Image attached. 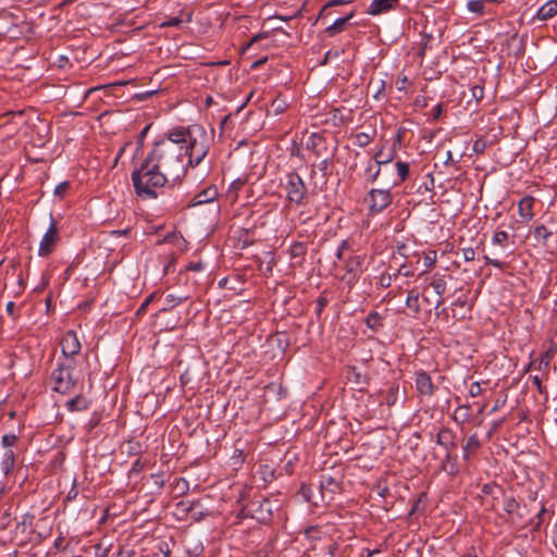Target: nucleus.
Instances as JSON below:
<instances>
[{
    "label": "nucleus",
    "instance_id": "25",
    "mask_svg": "<svg viewBox=\"0 0 557 557\" xmlns=\"http://www.w3.org/2000/svg\"><path fill=\"white\" fill-rule=\"evenodd\" d=\"M381 320H382V318H381V315H380L377 312H371V313L368 315V318H367L366 322H367V325H368L370 329L375 330V329H377L379 326H381V324H382V323H381Z\"/></svg>",
    "mask_w": 557,
    "mask_h": 557
},
{
    "label": "nucleus",
    "instance_id": "10",
    "mask_svg": "<svg viewBox=\"0 0 557 557\" xmlns=\"http://www.w3.org/2000/svg\"><path fill=\"white\" fill-rule=\"evenodd\" d=\"M15 465V453L13 449H4L0 456V469L4 475H8Z\"/></svg>",
    "mask_w": 557,
    "mask_h": 557
},
{
    "label": "nucleus",
    "instance_id": "44",
    "mask_svg": "<svg viewBox=\"0 0 557 557\" xmlns=\"http://www.w3.org/2000/svg\"><path fill=\"white\" fill-rule=\"evenodd\" d=\"M440 113H441V107H440V106H437V107H436V111H435V116H438V115H440Z\"/></svg>",
    "mask_w": 557,
    "mask_h": 557
},
{
    "label": "nucleus",
    "instance_id": "28",
    "mask_svg": "<svg viewBox=\"0 0 557 557\" xmlns=\"http://www.w3.org/2000/svg\"><path fill=\"white\" fill-rule=\"evenodd\" d=\"M436 262V252L435 251H429L423 257V263L426 268H431Z\"/></svg>",
    "mask_w": 557,
    "mask_h": 557
},
{
    "label": "nucleus",
    "instance_id": "21",
    "mask_svg": "<svg viewBox=\"0 0 557 557\" xmlns=\"http://www.w3.org/2000/svg\"><path fill=\"white\" fill-rule=\"evenodd\" d=\"M406 306L411 309L413 312H419L420 306H419V295L414 290L408 292L407 298H406Z\"/></svg>",
    "mask_w": 557,
    "mask_h": 557
},
{
    "label": "nucleus",
    "instance_id": "14",
    "mask_svg": "<svg viewBox=\"0 0 557 557\" xmlns=\"http://www.w3.org/2000/svg\"><path fill=\"white\" fill-rule=\"evenodd\" d=\"M362 257L361 256H352L346 262V271L348 273L357 274L361 271L362 265Z\"/></svg>",
    "mask_w": 557,
    "mask_h": 557
},
{
    "label": "nucleus",
    "instance_id": "5",
    "mask_svg": "<svg viewBox=\"0 0 557 557\" xmlns=\"http://www.w3.org/2000/svg\"><path fill=\"white\" fill-rule=\"evenodd\" d=\"M287 198L290 202L301 203L306 195V186L298 174L290 173L287 176Z\"/></svg>",
    "mask_w": 557,
    "mask_h": 557
},
{
    "label": "nucleus",
    "instance_id": "46",
    "mask_svg": "<svg viewBox=\"0 0 557 557\" xmlns=\"http://www.w3.org/2000/svg\"><path fill=\"white\" fill-rule=\"evenodd\" d=\"M253 96V92L251 91L247 98V101L251 99V97Z\"/></svg>",
    "mask_w": 557,
    "mask_h": 557
},
{
    "label": "nucleus",
    "instance_id": "31",
    "mask_svg": "<svg viewBox=\"0 0 557 557\" xmlns=\"http://www.w3.org/2000/svg\"><path fill=\"white\" fill-rule=\"evenodd\" d=\"M487 147L486 140L483 138H479L473 144V151L475 153H483Z\"/></svg>",
    "mask_w": 557,
    "mask_h": 557
},
{
    "label": "nucleus",
    "instance_id": "23",
    "mask_svg": "<svg viewBox=\"0 0 557 557\" xmlns=\"http://www.w3.org/2000/svg\"><path fill=\"white\" fill-rule=\"evenodd\" d=\"M260 516L257 518L261 521H268L272 516L271 504L268 500H263L260 505Z\"/></svg>",
    "mask_w": 557,
    "mask_h": 557
},
{
    "label": "nucleus",
    "instance_id": "16",
    "mask_svg": "<svg viewBox=\"0 0 557 557\" xmlns=\"http://www.w3.org/2000/svg\"><path fill=\"white\" fill-rule=\"evenodd\" d=\"M554 234L553 231L548 230L545 225L541 224L534 228V237L541 240L544 245L547 244L549 237Z\"/></svg>",
    "mask_w": 557,
    "mask_h": 557
},
{
    "label": "nucleus",
    "instance_id": "43",
    "mask_svg": "<svg viewBox=\"0 0 557 557\" xmlns=\"http://www.w3.org/2000/svg\"><path fill=\"white\" fill-rule=\"evenodd\" d=\"M379 173H380V169H376L375 172L373 174H371L370 181H372V182L375 181Z\"/></svg>",
    "mask_w": 557,
    "mask_h": 557
},
{
    "label": "nucleus",
    "instance_id": "48",
    "mask_svg": "<svg viewBox=\"0 0 557 557\" xmlns=\"http://www.w3.org/2000/svg\"><path fill=\"white\" fill-rule=\"evenodd\" d=\"M147 131H148V127H145L143 131V135H145Z\"/></svg>",
    "mask_w": 557,
    "mask_h": 557
},
{
    "label": "nucleus",
    "instance_id": "49",
    "mask_svg": "<svg viewBox=\"0 0 557 557\" xmlns=\"http://www.w3.org/2000/svg\"><path fill=\"white\" fill-rule=\"evenodd\" d=\"M15 416V412H11L10 417L13 418Z\"/></svg>",
    "mask_w": 557,
    "mask_h": 557
},
{
    "label": "nucleus",
    "instance_id": "50",
    "mask_svg": "<svg viewBox=\"0 0 557 557\" xmlns=\"http://www.w3.org/2000/svg\"><path fill=\"white\" fill-rule=\"evenodd\" d=\"M467 557H476L475 555H468Z\"/></svg>",
    "mask_w": 557,
    "mask_h": 557
},
{
    "label": "nucleus",
    "instance_id": "45",
    "mask_svg": "<svg viewBox=\"0 0 557 557\" xmlns=\"http://www.w3.org/2000/svg\"><path fill=\"white\" fill-rule=\"evenodd\" d=\"M534 382L535 384L540 385V380L536 376L534 377Z\"/></svg>",
    "mask_w": 557,
    "mask_h": 557
},
{
    "label": "nucleus",
    "instance_id": "42",
    "mask_svg": "<svg viewBox=\"0 0 557 557\" xmlns=\"http://www.w3.org/2000/svg\"><path fill=\"white\" fill-rule=\"evenodd\" d=\"M350 0H332L330 1V5H339V4H344V3H349Z\"/></svg>",
    "mask_w": 557,
    "mask_h": 557
},
{
    "label": "nucleus",
    "instance_id": "26",
    "mask_svg": "<svg viewBox=\"0 0 557 557\" xmlns=\"http://www.w3.org/2000/svg\"><path fill=\"white\" fill-rule=\"evenodd\" d=\"M467 8L473 13L481 14L484 10V2L482 0H469Z\"/></svg>",
    "mask_w": 557,
    "mask_h": 557
},
{
    "label": "nucleus",
    "instance_id": "19",
    "mask_svg": "<svg viewBox=\"0 0 557 557\" xmlns=\"http://www.w3.org/2000/svg\"><path fill=\"white\" fill-rule=\"evenodd\" d=\"M492 243L494 245L500 246L503 248L508 247L509 245V234L505 231H496L492 237Z\"/></svg>",
    "mask_w": 557,
    "mask_h": 557
},
{
    "label": "nucleus",
    "instance_id": "13",
    "mask_svg": "<svg viewBox=\"0 0 557 557\" xmlns=\"http://www.w3.org/2000/svg\"><path fill=\"white\" fill-rule=\"evenodd\" d=\"M218 197V190L214 187H209L199 193L195 197V205H201L213 201Z\"/></svg>",
    "mask_w": 557,
    "mask_h": 557
},
{
    "label": "nucleus",
    "instance_id": "15",
    "mask_svg": "<svg viewBox=\"0 0 557 557\" xmlns=\"http://www.w3.org/2000/svg\"><path fill=\"white\" fill-rule=\"evenodd\" d=\"M352 14H349L345 17L337 18L332 25L326 28V32L333 36L339 32H342L347 24V22L351 18Z\"/></svg>",
    "mask_w": 557,
    "mask_h": 557
},
{
    "label": "nucleus",
    "instance_id": "4",
    "mask_svg": "<svg viewBox=\"0 0 557 557\" xmlns=\"http://www.w3.org/2000/svg\"><path fill=\"white\" fill-rule=\"evenodd\" d=\"M393 198L388 189H371L364 201L371 213H380L387 208Z\"/></svg>",
    "mask_w": 557,
    "mask_h": 557
},
{
    "label": "nucleus",
    "instance_id": "47",
    "mask_svg": "<svg viewBox=\"0 0 557 557\" xmlns=\"http://www.w3.org/2000/svg\"><path fill=\"white\" fill-rule=\"evenodd\" d=\"M258 39V37H253L250 41V44L255 42Z\"/></svg>",
    "mask_w": 557,
    "mask_h": 557
},
{
    "label": "nucleus",
    "instance_id": "36",
    "mask_svg": "<svg viewBox=\"0 0 557 557\" xmlns=\"http://www.w3.org/2000/svg\"><path fill=\"white\" fill-rule=\"evenodd\" d=\"M479 446V441L475 438V436H471L468 438L467 441V445L465 447V449H474Z\"/></svg>",
    "mask_w": 557,
    "mask_h": 557
},
{
    "label": "nucleus",
    "instance_id": "11",
    "mask_svg": "<svg viewBox=\"0 0 557 557\" xmlns=\"http://www.w3.org/2000/svg\"><path fill=\"white\" fill-rule=\"evenodd\" d=\"M557 14V0H549L545 2L536 13V17L540 21H546L554 17Z\"/></svg>",
    "mask_w": 557,
    "mask_h": 557
},
{
    "label": "nucleus",
    "instance_id": "3",
    "mask_svg": "<svg viewBox=\"0 0 557 557\" xmlns=\"http://www.w3.org/2000/svg\"><path fill=\"white\" fill-rule=\"evenodd\" d=\"M74 362L66 360V362L60 364L51 374L53 382V389L61 394H67L73 391L75 386V380L72 376L71 369Z\"/></svg>",
    "mask_w": 557,
    "mask_h": 557
},
{
    "label": "nucleus",
    "instance_id": "30",
    "mask_svg": "<svg viewBox=\"0 0 557 557\" xmlns=\"http://www.w3.org/2000/svg\"><path fill=\"white\" fill-rule=\"evenodd\" d=\"M334 479L329 475H322L320 485L322 488H329L330 491L334 490Z\"/></svg>",
    "mask_w": 557,
    "mask_h": 557
},
{
    "label": "nucleus",
    "instance_id": "27",
    "mask_svg": "<svg viewBox=\"0 0 557 557\" xmlns=\"http://www.w3.org/2000/svg\"><path fill=\"white\" fill-rule=\"evenodd\" d=\"M183 24V21L180 17H170L163 21L160 26L161 27H178Z\"/></svg>",
    "mask_w": 557,
    "mask_h": 557
},
{
    "label": "nucleus",
    "instance_id": "1",
    "mask_svg": "<svg viewBox=\"0 0 557 557\" xmlns=\"http://www.w3.org/2000/svg\"><path fill=\"white\" fill-rule=\"evenodd\" d=\"M210 145L211 136L202 126L175 127L154 144L147 158L176 183L186 172L183 157L188 156V165L195 168L208 154Z\"/></svg>",
    "mask_w": 557,
    "mask_h": 557
},
{
    "label": "nucleus",
    "instance_id": "34",
    "mask_svg": "<svg viewBox=\"0 0 557 557\" xmlns=\"http://www.w3.org/2000/svg\"><path fill=\"white\" fill-rule=\"evenodd\" d=\"M518 508V503L512 499V498H509L505 502V510L509 513L516 511V509Z\"/></svg>",
    "mask_w": 557,
    "mask_h": 557
},
{
    "label": "nucleus",
    "instance_id": "2",
    "mask_svg": "<svg viewBox=\"0 0 557 557\" xmlns=\"http://www.w3.org/2000/svg\"><path fill=\"white\" fill-rule=\"evenodd\" d=\"M132 180L136 194L143 198H156V189L171 182V178L154 166L148 158L145 159L139 169L133 172Z\"/></svg>",
    "mask_w": 557,
    "mask_h": 557
},
{
    "label": "nucleus",
    "instance_id": "37",
    "mask_svg": "<svg viewBox=\"0 0 557 557\" xmlns=\"http://www.w3.org/2000/svg\"><path fill=\"white\" fill-rule=\"evenodd\" d=\"M347 247H348L347 242H345V240H344V242H342V243H341V245H339V247H338V249H337V252H336V257H337L338 259H342V258H343L344 251H345V249H346Z\"/></svg>",
    "mask_w": 557,
    "mask_h": 557
},
{
    "label": "nucleus",
    "instance_id": "38",
    "mask_svg": "<svg viewBox=\"0 0 557 557\" xmlns=\"http://www.w3.org/2000/svg\"><path fill=\"white\" fill-rule=\"evenodd\" d=\"M480 392H481V387H480L479 383L471 384L470 389H469V393H470L471 396L474 397L478 394H480Z\"/></svg>",
    "mask_w": 557,
    "mask_h": 557
},
{
    "label": "nucleus",
    "instance_id": "41",
    "mask_svg": "<svg viewBox=\"0 0 557 557\" xmlns=\"http://www.w3.org/2000/svg\"><path fill=\"white\" fill-rule=\"evenodd\" d=\"M7 312L11 315V317H15V304L13 301H9L7 304Z\"/></svg>",
    "mask_w": 557,
    "mask_h": 557
},
{
    "label": "nucleus",
    "instance_id": "33",
    "mask_svg": "<svg viewBox=\"0 0 557 557\" xmlns=\"http://www.w3.org/2000/svg\"><path fill=\"white\" fill-rule=\"evenodd\" d=\"M67 188H69V183L67 182H62V183H60L59 185L55 186L54 195L59 196V197H62L66 193Z\"/></svg>",
    "mask_w": 557,
    "mask_h": 557
},
{
    "label": "nucleus",
    "instance_id": "17",
    "mask_svg": "<svg viewBox=\"0 0 557 557\" xmlns=\"http://www.w3.org/2000/svg\"><path fill=\"white\" fill-rule=\"evenodd\" d=\"M67 407L72 411L85 410L88 407V400L82 396H76L67 401Z\"/></svg>",
    "mask_w": 557,
    "mask_h": 557
},
{
    "label": "nucleus",
    "instance_id": "6",
    "mask_svg": "<svg viewBox=\"0 0 557 557\" xmlns=\"http://www.w3.org/2000/svg\"><path fill=\"white\" fill-rule=\"evenodd\" d=\"M60 345L61 351L67 360L78 355L82 348L77 334L74 331H67L62 336Z\"/></svg>",
    "mask_w": 557,
    "mask_h": 557
},
{
    "label": "nucleus",
    "instance_id": "22",
    "mask_svg": "<svg viewBox=\"0 0 557 557\" xmlns=\"http://www.w3.org/2000/svg\"><path fill=\"white\" fill-rule=\"evenodd\" d=\"M396 170H397V175H398V178H399V183H403L404 181H406L407 177H408V174H409V165H408V163L403 162V161H398L396 163Z\"/></svg>",
    "mask_w": 557,
    "mask_h": 557
},
{
    "label": "nucleus",
    "instance_id": "29",
    "mask_svg": "<svg viewBox=\"0 0 557 557\" xmlns=\"http://www.w3.org/2000/svg\"><path fill=\"white\" fill-rule=\"evenodd\" d=\"M450 441V432L447 430H442L437 434V443L440 445L446 446Z\"/></svg>",
    "mask_w": 557,
    "mask_h": 557
},
{
    "label": "nucleus",
    "instance_id": "24",
    "mask_svg": "<svg viewBox=\"0 0 557 557\" xmlns=\"http://www.w3.org/2000/svg\"><path fill=\"white\" fill-rule=\"evenodd\" d=\"M17 436L13 433L5 434L2 436L1 443H2V450L4 449H12V447L16 444Z\"/></svg>",
    "mask_w": 557,
    "mask_h": 557
},
{
    "label": "nucleus",
    "instance_id": "18",
    "mask_svg": "<svg viewBox=\"0 0 557 557\" xmlns=\"http://www.w3.org/2000/svg\"><path fill=\"white\" fill-rule=\"evenodd\" d=\"M395 157L394 150L385 151L384 149H381L375 153L374 160L377 165L381 164H387L389 163Z\"/></svg>",
    "mask_w": 557,
    "mask_h": 557
},
{
    "label": "nucleus",
    "instance_id": "32",
    "mask_svg": "<svg viewBox=\"0 0 557 557\" xmlns=\"http://www.w3.org/2000/svg\"><path fill=\"white\" fill-rule=\"evenodd\" d=\"M184 299H185V297L175 296L173 294H169L165 297L166 305H169L170 307H174L176 305H180Z\"/></svg>",
    "mask_w": 557,
    "mask_h": 557
},
{
    "label": "nucleus",
    "instance_id": "20",
    "mask_svg": "<svg viewBox=\"0 0 557 557\" xmlns=\"http://www.w3.org/2000/svg\"><path fill=\"white\" fill-rule=\"evenodd\" d=\"M431 286L433 287L434 292L438 295L440 299L436 302V307H440L443 305L442 295L446 290V282L443 278H436L432 281Z\"/></svg>",
    "mask_w": 557,
    "mask_h": 557
},
{
    "label": "nucleus",
    "instance_id": "39",
    "mask_svg": "<svg viewBox=\"0 0 557 557\" xmlns=\"http://www.w3.org/2000/svg\"><path fill=\"white\" fill-rule=\"evenodd\" d=\"M472 96L476 99H481L483 97V88L480 86H474L472 88Z\"/></svg>",
    "mask_w": 557,
    "mask_h": 557
},
{
    "label": "nucleus",
    "instance_id": "9",
    "mask_svg": "<svg viewBox=\"0 0 557 557\" xmlns=\"http://www.w3.org/2000/svg\"><path fill=\"white\" fill-rule=\"evenodd\" d=\"M416 386H417V389L422 395L430 396L434 393V385L432 383V380H431L430 375L425 372H420L417 374Z\"/></svg>",
    "mask_w": 557,
    "mask_h": 557
},
{
    "label": "nucleus",
    "instance_id": "12",
    "mask_svg": "<svg viewBox=\"0 0 557 557\" xmlns=\"http://www.w3.org/2000/svg\"><path fill=\"white\" fill-rule=\"evenodd\" d=\"M397 3V0H373L369 7L368 13L371 15L381 14L392 9Z\"/></svg>",
    "mask_w": 557,
    "mask_h": 557
},
{
    "label": "nucleus",
    "instance_id": "8",
    "mask_svg": "<svg viewBox=\"0 0 557 557\" xmlns=\"http://www.w3.org/2000/svg\"><path fill=\"white\" fill-rule=\"evenodd\" d=\"M535 199L531 196L523 197L518 203L519 216L523 222H530L534 218L533 207Z\"/></svg>",
    "mask_w": 557,
    "mask_h": 557
},
{
    "label": "nucleus",
    "instance_id": "40",
    "mask_svg": "<svg viewBox=\"0 0 557 557\" xmlns=\"http://www.w3.org/2000/svg\"><path fill=\"white\" fill-rule=\"evenodd\" d=\"M485 258V261L490 264H492L493 267L495 268H498L500 269L503 267V263L499 261V260H496V259H491L488 257H484Z\"/></svg>",
    "mask_w": 557,
    "mask_h": 557
},
{
    "label": "nucleus",
    "instance_id": "35",
    "mask_svg": "<svg viewBox=\"0 0 557 557\" xmlns=\"http://www.w3.org/2000/svg\"><path fill=\"white\" fill-rule=\"evenodd\" d=\"M462 257L466 261H472L475 258V251L472 248H463Z\"/></svg>",
    "mask_w": 557,
    "mask_h": 557
},
{
    "label": "nucleus",
    "instance_id": "7",
    "mask_svg": "<svg viewBox=\"0 0 557 557\" xmlns=\"http://www.w3.org/2000/svg\"><path fill=\"white\" fill-rule=\"evenodd\" d=\"M57 240H58V230H57L55 222L52 220L49 228L44 234V236L40 240L39 249H38L39 256L46 257V256L50 255Z\"/></svg>",
    "mask_w": 557,
    "mask_h": 557
}]
</instances>
